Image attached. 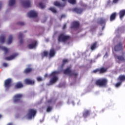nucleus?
Here are the masks:
<instances>
[{"label":"nucleus","mask_w":125,"mask_h":125,"mask_svg":"<svg viewBox=\"0 0 125 125\" xmlns=\"http://www.w3.org/2000/svg\"><path fill=\"white\" fill-rule=\"evenodd\" d=\"M15 4V0H9L8 5L10 6H12V5H14Z\"/></svg>","instance_id":"31"},{"label":"nucleus","mask_w":125,"mask_h":125,"mask_svg":"<svg viewBox=\"0 0 125 125\" xmlns=\"http://www.w3.org/2000/svg\"><path fill=\"white\" fill-rule=\"evenodd\" d=\"M48 55V52L46 51H44L42 53V57L43 58V57H46Z\"/></svg>","instance_id":"33"},{"label":"nucleus","mask_w":125,"mask_h":125,"mask_svg":"<svg viewBox=\"0 0 125 125\" xmlns=\"http://www.w3.org/2000/svg\"><path fill=\"white\" fill-rule=\"evenodd\" d=\"M105 56H108V53H106L105 55Z\"/></svg>","instance_id":"53"},{"label":"nucleus","mask_w":125,"mask_h":125,"mask_svg":"<svg viewBox=\"0 0 125 125\" xmlns=\"http://www.w3.org/2000/svg\"><path fill=\"white\" fill-rule=\"evenodd\" d=\"M121 85H122V82L120 81V82L117 83L115 84V87H119V86H121Z\"/></svg>","instance_id":"37"},{"label":"nucleus","mask_w":125,"mask_h":125,"mask_svg":"<svg viewBox=\"0 0 125 125\" xmlns=\"http://www.w3.org/2000/svg\"><path fill=\"white\" fill-rule=\"evenodd\" d=\"M19 39L20 40V43L21 44L24 43V35L21 32L19 33Z\"/></svg>","instance_id":"16"},{"label":"nucleus","mask_w":125,"mask_h":125,"mask_svg":"<svg viewBox=\"0 0 125 125\" xmlns=\"http://www.w3.org/2000/svg\"><path fill=\"white\" fill-rule=\"evenodd\" d=\"M0 49H2V50H3L4 51H5V53L6 54V53H7V52H8V49L5 47L0 46Z\"/></svg>","instance_id":"32"},{"label":"nucleus","mask_w":125,"mask_h":125,"mask_svg":"<svg viewBox=\"0 0 125 125\" xmlns=\"http://www.w3.org/2000/svg\"><path fill=\"white\" fill-rule=\"evenodd\" d=\"M52 101L51 100H50L49 101H48V103H51V102H52Z\"/></svg>","instance_id":"50"},{"label":"nucleus","mask_w":125,"mask_h":125,"mask_svg":"<svg viewBox=\"0 0 125 125\" xmlns=\"http://www.w3.org/2000/svg\"><path fill=\"white\" fill-rule=\"evenodd\" d=\"M3 66L4 67H7V63H5V62L3 63Z\"/></svg>","instance_id":"44"},{"label":"nucleus","mask_w":125,"mask_h":125,"mask_svg":"<svg viewBox=\"0 0 125 125\" xmlns=\"http://www.w3.org/2000/svg\"><path fill=\"white\" fill-rule=\"evenodd\" d=\"M70 39L71 36L62 33L58 36V41L59 42H66L69 41Z\"/></svg>","instance_id":"2"},{"label":"nucleus","mask_w":125,"mask_h":125,"mask_svg":"<svg viewBox=\"0 0 125 125\" xmlns=\"http://www.w3.org/2000/svg\"><path fill=\"white\" fill-rule=\"evenodd\" d=\"M13 40V37H12V36L10 35L8 39V42H7L8 44H10L11 42H12Z\"/></svg>","instance_id":"30"},{"label":"nucleus","mask_w":125,"mask_h":125,"mask_svg":"<svg viewBox=\"0 0 125 125\" xmlns=\"http://www.w3.org/2000/svg\"><path fill=\"white\" fill-rule=\"evenodd\" d=\"M106 19L103 18H101L98 21V24H100L101 26H105L106 25Z\"/></svg>","instance_id":"15"},{"label":"nucleus","mask_w":125,"mask_h":125,"mask_svg":"<svg viewBox=\"0 0 125 125\" xmlns=\"http://www.w3.org/2000/svg\"><path fill=\"white\" fill-rule=\"evenodd\" d=\"M72 29H79L80 28V22L79 21H74L71 24Z\"/></svg>","instance_id":"11"},{"label":"nucleus","mask_w":125,"mask_h":125,"mask_svg":"<svg viewBox=\"0 0 125 125\" xmlns=\"http://www.w3.org/2000/svg\"><path fill=\"white\" fill-rule=\"evenodd\" d=\"M37 114V111L34 109H29L28 110V113L27 115L28 119L31 120L33 119V117H35Z\"/></svg>","instance_id":"5"},{"label":"nucleus","mask_w":125,"mask_h":125,"mask_svg":"<svg viewBox=\"0 0 125 125\" xmlns=\"http://www.w3.org/2000/svg\"><path fill=\"white\" fill-rule=\"evenodd\" d=\"M13 101L14 103H16V95H15L13 98Z\"/></svg>","instance_id":"41"},{"label":"nucleus","mask_w":125,"mask_h":125,"mask_svg":"<svg viewBox=\"0 0 125 125\" xmlns=\"http://www.w3.org/2000/svg\"><path fill=\"white\" fill-rule=\"evenodd\" d=\"M37 80L38 82H42V78L41 77H37Z\"/></svg>","instance_id":"42"},{"label":"nucleus","mask_w":125,"mask_h":125,"mask_svg":"<svg viewBox=\"0 0 125 125\" xmlns=\"http://www.w3.org/2000/svg\"><path fill=\"white\" fill-rule=\"evenodd\" d=\"M108 80L105 78H103L97 80L95 82V84L99 86H106Z\"/></svg>","instance_id":"4"},{"label":"nucleus","mask_w":125,"mask_h":125,"mask_svg":"<svg viewBox=\"0 0 125 125\" xmlns=\"http://www.w3.org/2000/svg\"><path fill=\"white\" fill-rule=\"evenodd\" d=\"M119 0H113V2L114 3H117V2H118V1Z\"/></svg>","instance_id":"46"},{"label":"nucleus","mask_w":125,"mask_h":125,"mask_svg":"<svg viewBox=\"0 0 125 125\" xmlns=\"http://www.w3.org/2000/svg\"><path fill=\"white\" fill-rule=\"evenodd\" d=\"M17 25H19V26H24L25 25V23L23 22H18L17 23Z\"/></svg>","instance_id":"39"},{"label":"nucleus","mask_w":125,"mask_h":125,"mask_svg":"<svg viewBox=\"0 0 125 125\" xmlns=\"http://www.w3.org/2000/svg\"><path fill=\"white\" fill-rule=\"evenodd\" d=\"M24 85H23V83L21 82H19L16 84V88L20 89L22 88L23 87Z\"/></svg>","instance_id":"20"},{"label":"nucleus","mask_w":125,"mask_h":125,"mask_svg":"<svg viewBox=\"0 0 125 125\" xmlns=\"http://www.w3.org/2000/svg\"><path fill=\"white\" fill-rule=\"evenodd\" d=\"M73 12H76L77 14H82L83 11V9L82 8L75 7L72 9Z\"/></svg>","instance_id":"12"},{"label":"nucleus","mask_w":125,"mask_h":125,"mask_svg":"<svg viewBox=\"0 0 125 125\" xmlns=\"http://www.w3.org/2000/svg\"><path fill=\"white\" fill-rule=\"evenodd\" d=\"M106 72H107V68L104 67L99 68V74H104V73H106Z\"/></svg>","instance_id":"22"},{"label":"nucleus","mask_w":125,"mask_h":125,"mask_svg":"<svg viewBox=\"0 0 125 125\" xmlns=\"http://www.w3.org/2000/svg\"><path fill=\"white\" fill-rule=\"evenodd\" d=\"M117 59L119 61H125V58L123 56H118Z\"/></svg>","instance_id":"35"},{"label":"nucleus","mask_w":125,"mask_h":125,"mask_svg":"<svg viewBox=\"0 0 125 125\" xmlns=\"http://www.w3.org/2000/svg\"><path fill=\"white\" fill-rule=\"evenodd\" d=\"M5 42V37H4V35H1L0 36V43H4Z\"/></svg>","instance_id":"26"},{"label":"nucleus","mask_w":125,"mask_h":125,"mask_svg":"<svg viewBox=\"0 0 125 125\" xmlns=\"http://www.w3.org/2000/svg\"><path fill=\"white\" fill-rule=\"evenodd\" d=\"M11 83H12V80L10 78H8L5 80L4 83V87L7 89L9 88L11 86Z\"/></svg>","instance_id":"6"},{"label":"nucleus","mask_w":125,"mask_h":125,"mask_svg":"<svg viewBox=\"0 0 125 125\" xmlns=\"http://www.w3.org/2000/svg\"><path fill=\"white\" fill-rule=\"evenodd\" d=\"M49 10H50V11H52V12H53V13H56V12H57V11H56V9H55V8L53 7H51L49 8Z\"/></svg>","instance_id":"36"},{"label":"nucleus","mask_w":125,"mask_h":125,"mask_svg":"<svg viewBox=\"0 0 125 125\" xmlns=\"http://www.w3.org/2000/svg\"><path fill=\"white\" fill-rule=\"evenodd\" d=\"M52 110V107L50 106H49L47 107V112H50V111H51Z\"/></svg>","instance_id":"40"},{"label":"nucleus","mask_w":125,"mask_h":125,"mask_svg":"<svg viewBox=\"0 0 125 125\" xmlns=\"http://www.w3.org/2000/svg\"><path fill=\"white\" fill-rule=\"evenodd\" d=\"M23 97V94H18L16 95V103H22V98Z\"/></svg>","instance_id":"13"},{"label":"nucleus","mask_w":125,"mask_h":125,"mask_svg":"<svg viewBox=\"0 0 125 125\" xmlns=\"http://www.w3.org/2000/svg\"><path fill=\"white\" fill-rule=\"evenodd\" d=\"M54 4L55 5V6H58L59 7H64V6L66 5V3H64L63 4H61L58 1L54 2Z\"/></svg>","instance_id":"19"},{"label":"nucleus","mask_w":125,"mask_h":125,"mask_svg":"<svg viewBox=\"0 0 125 125\" xmlns=\"http://www.w3.org/2000/svg\"><path fill=\"white\" fill-rule=\"evenodd\" d=\"M62 1H66L67 0H62Z\"/></svg>","instance_id":"55"},{"label":"nucleus","mask_w":125,"mask_h":125,"mask_svg":"<svg viewBox=\"0 0 125 125\" xmlns=\"http://www.w3.org/2000/svg\"><path fill=\"white\" fill-rule=\"evenodd\" d=\"M57 74H58V72L57 71H53L51 73V74L49 75V78H50V83L51 84H53V83H55L57 81H58V77H57Z\"/></svg>","instance_id":"3"},{"label":"nucleus","mask_w":125,"mask_h":125,"mask_svg":"<svg viewBox=\"0 0 125 125\" xmlns=\"http://www.w3.org/2000/svg\"><path fill=\"white\" fill-rule=\"evenodd\" d=\"M24 83H25L26 84L32 85L33 84H35V81L29 78H26L24 80Z\"/></svg>","instance_id":"14"},{"label":"nucleus","mask_w":125,"mask_h":125,"mask_svg":"<svg viewBox=\"0 0 125 125\" xmlns=\"http://www.w3.org/2000/svg\"><path fill=\"white\" fill-rule=\"evenodd\" d=\"M68 2H69V3H71V4H75L76 0H68Z\"/></svg>","instance_id":"38"},{"label":"nucleus","mask_w":125,"mask_h":125,"mask_svg":"<svg viewBox=\"0 0 125 125\" xmlns=\"http://www.w3.org/2000/svg\"><path fill=\"white\" fill-rule=\"evenodd\" d=\"M1 5H2V2L0 1V10L1 9Z\"/></svg>","instance_id":"45"},{"label":"nucleus","mask_w":125,"mask_h":125,"mask_svg":"<svg viewBox=\"0 0 125 125\" xmlns=\"http://www.w3.org/2000/svg\"><path fill=\"white\" fill-rule=\"evenodd\" d=\"M37 45H38V42L37 41H33L31 43L29 44L27 46L29 49H33V48H36L37 47Z\"/></svg>","instance_id":"8"},{"label":"nucleus","mask_w":125,"mask_h":125,"mask_svg":"<svg viewBox=\"0 0 125 125\" xmlns=\"http://www.w3.org/2000/svg\"><path fill=\"white\" fill-rule=\"evenodd\" d=\"M116 16H117V13H112L110 16V21H113V20H115V19H116Z\"/></svg>","instance_id":"24"},{"label":"nucleus","mask_w":125,"mask_h":125,"mask_svg":"<svg viewBox=\"0 0 125 125\" xmlns=\"http://www.w3.org/2000/svg\"><path fill=\"white\" fill-rule=\"evenodd\" d=\"M17 55H18V54H16V56H17Z\"/></svg>","instance_id":"57"},{"label":"nucleus","mask_w":125,"mask_h":125,"mask_svg":"<svg viewBox=\"0 0 125 125\" xmlns=\"http://www.w3.org/2000/svg\"><path fill=\"white\" fill-rule=\"evenodd\" d=\"M49 55L50 57H53V56L55 55V49H51L50 50V53L49 54Z\"/></svg>","instance_id":"23"},{"label":"nucleus","mask_w":125,"mask_h":125,"mask_svg":"<svg viewBox=\"0 0 125 125\" xmlns=\"http://www.w3.org/2000/svg\"><path fill=\"white\" fill-rule=\"evenodd\" d=\"M97 46V42H95L93 43H92L91 45V50H94V49L96 48Z\"/></svg>","instance_id":"27"},{"label":"nucleus","mask_w":125,"mask_h":125,"mask_svg":"<svg viewBox=\"0 0 125 125\" xmlns=\"http://www.w3.org/2000/svg\"><path fill=\"white\" fill-rule=\"evenodd\" d=\"M123 49V43L119 42L116 45L114 46V50L115 51H120Z\"/></svg>","instance_id":"10"},{"label":"nucleus","mask_w":125,"mask_h":125,"mask_svg":"<svg viewBox=\"0 0 125 125\" xmlns=\"http://www.w3.org/2000/svg\"><path fill=\"white\" fill-rule=\"evenodd\" d=\"M27 15L30 18H36L38 17V13L35 11L31 10L27 13Z\"/></svg>","instance_id":"7"},{"label":"nucleus","mask_w":125,"mask_h":125,"mask_svg":"<svg viewBox=\"0 0 125 125\" xmlns=\"http://www.w3.org/2000/svg\"><path fill=\"white\" fill-rule=\"evenodd\" d=\"M15 57H16V54L11 55L10 56L6 57L5 58V60H6L7 61H10V60L14 59Z\"/></svg>","instance_id":"17"},{"label":"nucleus","mask_w":125,"mask_h":125,"mask_svg":"<svg viewBox=\"0 0 125 125\" xmlns=\"http://www.w3.org/2000/svg\"><path fill=\"white\" fill-rule=\"evenodd\" d=\"M90 114V112L89 110H85L83 112V118H86L88 116H89V114Z\"/></svg>","instance_id":"25"},{"label":"nucleus","mask_w":125,"mask_h":125,"mask_svg":"<svg viewBox=\"0 0 125 125\" xmlns=\"http://www.w3.org/2000/svg\"><path fill=\"white\" fill-rule=\"evenodd\" d=\"M7 125H14V124H13V123H8Z\"/></svg>","instance_id":"48"},{"label":"nucleus","mask_w":125,"mask_h":125,"mask_svg":"<svg viewBox=\"0 0 125 125\" xmlns=\"http://www.w3.org/2000/svg\"><path fill=\"white\" fill-rule=\"evenodd\" d=\"M66 24H64L63 26V27H62V29H66Z\"/></svg>","instance_id":"47"},{"label":"nucleus","mask_w":125,"mask_h":125,"mask_svg":"<svg viewBox=\"0 0 125 125\" xmlns=\"http://www.w3.org/2000/svg\"><path fill=\"white\" fill-rule=\"evenodd\" d=\"M47 77H48V75L47 74L45 75V78H47Z\"/></svg>","instance_id":"52"},{"label":"nucleus","mask_w":125,"mask_h":125,"mask_svg":"<svg viewBox=\"0 0 125 125\" xmlns=\"http://www.w3.org/2000/svg\"><path fill=\"white\" fill-rule=\"evenodd\" d=\"M98 72L99 73V68H97L93 71V73H94L95 74H96Z\"/></svg>","instance_id":"43"},{"label":"nucleus","mask_w":125,"mask_h":125,"mask_svg":"<svg viewBox=\"0 0 125 125\" xmlns=\"http://www.w3.org/2000/svg\"><path fill=\"white\" fill-rule=\"evenodd\" d=\"M104 29H105V25H103L102 30H104Z\"/></svg>","instance_id":"49"},{"label":"nucleus","mask_w":125,"mask_h":125,"mask_svg":"<svg viewBox=\"0 0 125 125\" xmlns=\"http://www.w3.org/2000/svg\"><path fill=\"white\" fill-rule=\"evenodd\" d=\"M119 16H120V19H122L125 16V10H121L119 12Z\"/></svg>","instance_id":"21"},{"label":"nucleus","mask_w":125,"mask_h":125,"mask_svg":"<svg viewBox=\"0 0 125 125\" xmlns=\"http://www.w3.org/2000/svg\"><path fill=\"white\" fill-rule=\"evenodd\" d=\"M69 62V61L67 59H64L62 61V63L61 66V69H63V67H64V65L66 64V63H68Z\"/></svg>","instance_id":"28"},{"label":"nucleus","mask_w":125,"mask_h":125,"mask_svg":"<svg viewBox=\"0 0 125 125\" xmlns=\"http://www.w3.org/2000/svg\"><path fill=\"white\" fill-rule=\"evenodd\" d=\"M39 7H40V8H41V9H43V8L45 7V5L43 3H42V2H40L39 3Z\"/></svg>","instance_id":"34"},{"label":"nucleus","mask_w":125,"mask_h":125,"mask_svg":"<svg viewBox=\"0 0 125 125\" xmlns=\"http://www.w3.org/2000/svg\"><path fill=\"white\" fill-rule=\"evenodd\" d=\"M63 17H65V15H62L61 16V18H63Z\"/></svg>","instance_id":"51"},{"label":"nucleus","mask_w":125,"mask_h":125,"mask_svg":"<svg viewBox=\"0 0 125 125\" xmlns=\"http://www.w3.org/2000/svg\"><path fill=\"white\" fill-rule=\"evenodd\" d=\"M33 71V68L31 67L26 68L24 69L23 71L24 74H25L26 75L28 74H30V73H32Z\"/></svg>","instance_id":"18"},{"label":"nucleus","mask_w":125,"mask_h":125,"mask_svg":"<svg viewBox=\"0 0 125 125\" xmlns=\"http://www.w3.org/2000/svg\"><path fill=\"white\" fill-rule=\"evenodd\" d=\"M63 74L64 75H68L69 77H74L77 78L79 76V73L74 70H72V67L68 66L65 69L63 70Z\"/></svg>","instance_id":"1"},{"label":"nucleus","mask_w":125,"mask_h":125,"mask_svg":"<svg viewBox=\"0 0 125 125\" xmlns=\"http://www.w3.org/2000/svg\"><path fill=\"white\" fill-rule=\"evenodd\" d=\"M22 5L25 8L28 7H31V0H24L22 1Z\"/></svg>","instance_id":"9"},{"label":"nucleus","mask_w":125,"mask_h":125,"mask_svg":"<svg viewBox=\"0 0 125 125\" xmlns=\"http://www.w3.org/2000/svg\"><path fill=\"white\" fill-rule=\"evenodd\" d=\"M15 87H16V84L15 85Z\"/></svg>","instance_id":"56"},{"label":"nucleus","mask_w":125,"mask_h":125,"mask_svg":"<svg viewBox=\"0 0 125 125\" xmlns=\"http://www.w3.org/2000/svg\"><path fill=\"white\" fill-rule=\"evenodd\" d=\"M2 117V116L1 114H0V119H1Z\"/></svg>","instance_id":"54"},{"label":"nucleus","mask_w":125,"mask_h":125,"mask_svg":"<svg viewBox=\"0 0 125 125\" xmlns=\"http://www.w3.org/2000/svg\"><path fill=\"white\" fill-rule=\"evenodd\" d=\"M118 80L120 81L122 83L123 82L125 81V75H121L119 77Z\"/></svg>","instance_id":"29"}]
</instances>
